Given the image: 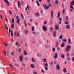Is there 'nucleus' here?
Returning <instances> with one entry per match:
<instances>
[{
  "instance_id": "4468645a",
  "label": "nucleus",
  "mask_w": 74,
  "mask_h": 74,
  "mask_svg": "<svg viewBox=\"0 0 74 74\" xmlns=\"http://www.w3.org/2000/svg\"><path fill=\"white\" fill-rule=\"evenodd\" d=\"M61 47H64V42H63V43L61 44Z\"/></svg>"
},
{
  "instance_id": "72a5a7b5",
  "label": "nucleus",
  "mask_w": 74,
  "mask_h": 74,
  "mask_svg": "<svg viewBox=\"0 0 74 74\" xmlns=\"http://www.w3.org/2000/svg\"><path fill=\"white\" fill-rule=\"evenodd\" d=\"M59 38H60V39H62V35L60 36L59 37Z\"/></svg>"
},
{
  "instance_id": "cd10ccee",
  "label": "nucleus",
  "mask_w": 74,
  "mask_h": 74,
  "mask_svg": "<svg viewBox=\"0 0 74 74\" xmlns=\"http://www.w3.org/2000/svg\"><path fill=\"white\" fill-rule=\"evenodd\" d=\"M39 15V13H35V15L36 16H38Z\"/></svg>"
},
{
  "instance_id": "bb28decb",
  "label": "nucleus",
  "mask_w": 74,
  "mask_h": 74,
  "mask_svg": "<svg viewBox=\"0 0 74 74\" xmlns=\"http://www.w3.org/2000/svg\"><path fill=\"white\" fill-rule=\"evenodd\" d=\"M3 1H4V2H5L6 3H8V1L7 0H3Z\"/></svg>"
},
{
  "instance_id": "3c124183",
  "label": "nucleus",
  "mask_w": 74,
  "mask_h": 74,
  "mask_svg": "<svg viewBox=\"0 0 74 74\" xmlns=\"http://www.w3.org/2000/svg\"><path fill=\"white\" fill-rule=\"evenodd\" d=\"M21 48H19L18 50V52H21Z\"/></svg>"
},
{
  "instance_id": "774afa93",
  "label": "nucleus",
  "mask_w": 74,
  "mask_h": 74,
  "mask_svg": "<svg viewBox=\"0 0 74 74\" xmlns=\"http://www.w3.org/2000/svg\"><path fill=\"white\" fill-rule=\"evenodd\" d=\"M59 20H60V21H62V19L61 18H60Z\"/></svg>"
},
{
  "instance_id": "c756f323",
  "label": "nucleus",
  "mask_w": 74,
  "mask_h": 74,
  "mask_svg": "<svg viewBox=\"0 0 74 74\" xmlns=\"http://www.w3.org/2000/svg\"><path fill=\"white\" fill-rule=\"evenodd\" d=\"M52 29H53V28H52V27H51L50 28V30H51V32H52V31H53Z\"/></svg>"
},
{
  "instance_id": "f257e3e1",
  "label": "nucleus",
  "mask_w": 74,
  "mask_h": 74,
  "mask_svg": "<svg viewBox=\"0 0 74 74\" xmlns=\"http://www.w3.org/2000/svg\"><path fill=\"white\" fill-rule=\"evenodd\" d=\"M70 48H71V46L70 45H67L66 46L65 50L67 52H69V50H70Z\"/></svg>"
},
{
  "instance_id": "412c9836",
  "label": "nucleus",
  "mask_w": 74,
  "mask_h": 74,
  "mask_svg": "<svg viewBox=\"0 0 74 74\" xmlns=\"http://www.w3.org/2000/svg\"><path fill=\"white\" fill-rule=\"evenodd\" d=\"M60 12H58V16H57L58 18H60Z\"/></svg>"
},
{
  "instance_id": "58836bf2",
  "label": "nucleus",
  "mask_w": 74,
  "mask_h": 74,
  "mask_svg": "<svg viewBox=\"0 0 74 74\" xmlns=\"http://www.w3.org/2000/svg\"><path fill=\"white\" fill-rule=\"evenodd\" d=\"M68 21H67L66 22H65V25H67L68 24H69V23L67 22Z\"/></svg>"
},
{
  "instance_id": "0eeeda50",
  "label": "nucleus",
  "mask_w": 74,
  "mask_h": 74,
  "mask_svg": "<svg viewBox=\"0 0 74 74\" xmlns=\"http://www.w3.org/2000/svg\"><path fill=\"white\" fill-rule=\"evenodd\" d=\"M55 30H58V28H59V25L57 24L55 25Z\"/></svg>"
},
{
  "instance_id": "5701e85b",
  "label": "nucleus",
  "mask_w": 74,
  "mask_h": 74,
  "mask_svg": "<svg viewBox=\"0 0 74 74\" xmlns=\"http://www.w3.org/2000/svg\"><path fill=\"white\" fill-rule=\"evenodd\" d=\"M63 71L64 73H66V72H67V70H66V68H64L63 70Z\"/></svg>"
},
{
  "instance_id": "4c0bfd02",
  "label": "nucleus",
  "mask_w": 74,
  "mask_h": 74,
  "mask_svg": "<svg viewBox=\"0 0 74 74\" xmlns=\"http://www.w3.org/2000/svg\"><path fill=\"white\" fill-rule=\"evenodd\" d=\"M52 50L54 52H55V48L53 47V48Z\"/></svg>"
},
{
  "instance_id": "a19ab883",
  "label": "nucleus",
  "mask_w": 74,
  "mask_h": 74,
  "mask_svg": "<svg viewBox=\"0 0 74 74\" xmlns=\"http://www.w3.org/2000/svg\"><path fill=\"white\" fill-rule=\"evenodd\" d=\"M24 23L25 24V26H26V27H27V24H26V23L25 21H24Z\"/></svg>"
},
{
  "instance_id": "e433bc0d",
  "label": "nucleus",
  "mask_w": 74,
  "mask_h": 74,
  "mask_svg": "<svg viewBox=\"0 0 74 74\" xmlns=\"http://www.w3.org/2000/svg\"><path fill=\"white\" fill-rule=\"evenodd\" d=\"M18 7H19V6L20 5L19 4V1H18Z\"/></svg>"
},
{
  "instance_id": "6e6d98bb",
  "label": "nucleus",
  "mask_w": 74,
  "mask_h": 74,
  "mask_svg": "<svg viewBox=\"0 0 74 74\" xmlns=\"http://www.w3.org/2000/svg\"><path fill=\"white\" fill-rule=\"evenodd\" d=\"M17 35L18 37H19V33H18V32L17 33Z\"/></svg>"
},
{
  "instance_id": "9b49d317",
  "label": "nucleus",
  "mask_w": 74,
  "mask_h": 74,
  "mask_svg": "<svg viewBox=\"0 0 74 74\" xmlns=\"http://www.w3.org/2000/svg\"><path fill=\"white\" fill-rule=\"evenodd\" d=\"M53 36L54 37H56V31H54L53 32Z\"/></svg>"
},
{
  "instance_id": "680f3d73",
  "label": "nucleus",
  "mask_w": 74,
  "mask_h": 74,
  "mask_svg": "<svg viewBox=\"0 0 74 74\" xmlns=\"http://www.w3.org/2000/svg\"><path fill=\"white\" fill-rule=\"evenodd\" d=\"M5 21L6 22H7V20H8L7 18H5Z\"/></svg>"
},
{
  "instance_id": "c03bdc74",
  "label": "nucleus",
  "mask_w": 74,
  "mask_h": 74,
  "mask_svg": "<svg viewBox=\"0 0 74 74\" xmlns=\"http://www.w3.org/2000/svg\"><path fill=\"white\" fill-rule=\"evenodd\" d=\"M4 26L5 29H7V30H8V27H6V26H5V25H4Z\"/></svg>"
},
{
  "instance_id": "f03ea898",
  "label": "nucleus",
  "mask_w": 74,
  "mask_h": 74,
  "mask_svg": "<svg viewBox=\"0 0 74 74\" xmlns=\"http://www.w3.org/2000/svg\"><path fill=\"white\" fill-rule=\"evenodd\" d=\"M16 19H17L16 22V23L19 24V21H20V18H19V16L18 15H17L16 16Z\"/></svg>"
},
{
  "instance_id": "e2e57ef3",
  "label": "nucleus",
  "mask_w": 74,
  "mask_h": 74,
  "mask_svg": "<svg viewBox=\"0 0 74 74\" xmlns=\"http://www.w3.org/2000/svg\"><path fill=\"white\" fill-rule=\"evenodd\" d=\"M0 17L1 19L3 18V17L2 16H1V14H0Z\"/></svg>"
},
{
  "instance_id": "603ef678",
  "label": "nucleus",
  "mask_w": 74,
  "mask_h": 74,
  "mask_svg": "<svg viewBox=\"0 0 74 74\" xmlns=\"http://www.w3.org/2000/svg\"><path fill=\"white\" fill-rule=\"evenodd\" d=\"M21 16L22 17V18L23 19V14H21Z\"/></svg>"
},
{
  "instance_id": "13d9d810",
  "label": "nucleus",
  "mask_w": 74,
  "mask_h": 74,
  "mask_svg": "<svg viewBox=\"0 0 74 74\" xmlns=\"http://www.w3.org/2000/svg\"><path fill=\"white\" fill-rule=\"evenodd\" d=\"M27 8L28 10H29V6L28 5H27Z\"/></svg>"
},
{
  "instance_id": "4d7b16f0",
  "label": "nucleus",
  "mask_w": 74,
  "mask_h": 74,
  "mask_svg": "<svg viewBox=\"0 0 74 74\" xmlns=\"http://www.w3.org/2000/svg\"><path fill=\"white\" fill-rule=\"evenodd\" d=\"M72 60L73 62H74V57H73L72 58Z\"/></svg>"
},
{
  "instance_id": "f3484780",
  "label": "nucleus",
  "mask_w": 74,
  "mask_h": 74,
  "mask_svg": "<svg viewBox=\"0 0 74 74\" xmlns=\"http://www.w3.org/2000/svg\"><path fill=\"white\" fill-rule=\"evenodd\" d=\"M24 33L25 34H28V30H25Z\"/></svg>"
},
{
  "instance_id": "4be33fe9",
  "label": "nucleus",
  "mask_w": 74,
  "mask_h": 74,
  "mask_svg": "<svg viewBox=\"0 0 74 74\" xmlns=\"http://www.w3.org/2000/svg\"><path fill=\"white\" fill-rule=\"evenodd\" d=\"M23 54H24V55L25 56L26 55H27V52H26V51H24Z\"/></svg>"
},
{
  "instance_id": "2eb2a0df",
  "label": "nucleus",
  "mask_w": 74,
  "mask_h": 74,
  "mask_svg": "<svg viewBox=\"0 0 74 74\" xmlns=\"http://www.w3.org/2000/svg\"><path fill=\"white\" fill-rule=\"evenodd\" d=\"M70 4L71 5H74V0H73L72 2Z\"/></svg>"
},
{
  "instance_id": "a878e982",
  "label": "nucleus",
  "mask_w": 74,
  "mask_h": 74,
  "mask_svg": "<svg viewBox=\"0 0 74 74\" xmlns=\"http://www.w3.org/2000/svg\"><path fill=\"white\" fill-rule=\"evenodd\" d=\"M36 3L38 6H40V4L39 3H38V0L36 1Z\"/></svg>"
},
{
  "instance_id": "dca6fc26",
  "label": "nucleus",
  "mask_w": 74,
  "mask_h": 74,
  "mask_svg": "<svg viewBox=\"0 0 74 74\" xmlns=\"http://www.w3.org/2000/svg\"><path fill=\"white\" fill-rule=\"evenodd\" d=\"M31 60L32 62H36V61H35V60H34V58H32Z\"/></svg>"
},
{
  "instance_id": "c85d7f7f",
  "label": "nucleus",
  "mask_w": 74,
  "mask_h": 74,
  "mask_svg": "<svg viewBox=\"0 0 74 74\" xmlns=\"http://www.w3.org/2000/svg\"><path fill=\"white\" fill-rule=\"evenodd\" d=\"M62 40L63 41H64L65 42H67V40H66V39H62Z\"/></svg>"
},
{
  "instance_id": "ddd939ff",
  "label": "nucleus",
  "mask_w": 74,
  "mask_h": 74,
  "mask_svg": "<svg viewBox=\"0 0 74 74\" xmlns=\"http://www.w3.org/2000/svg\"><path fill=\"white\" fill-rule=\"evenodd\" d=\"M11 27L12 29H14V24H12L11 25Z\"/></svg>"
},
{
  "instance_id": "79ce46f5",
  "label": "nucleus",
  "mask_w": 74,
  "mask_h": 74,
  "mask_svg": "<svg viewBox=\"0 0 74 74\" xmlns=\"http://www.w3.org/2000/svg\"><path fill=\"white\" fill-rule=\"evenodd\" d=\"M43 61H44V62H47V59H44L43 60Z\"/></svg>"
},
{
  "instance_id": "8fccbe9b",
  "label": "nucleus",
  "mask_w": 74,
  "mask_h": 74,
  "mask_svg": "<svg viewBox=\"0 0 74 74\" xmlns=\"http://www.w3.org/2000/svg\"><path fill=\"white\" fill-rule=\"evenodd\" d=\"M11 55H14V52H11Z\"/></svg>"
},
{
  "instance_id": "a211bd4d",
  "label": "nucleus",
  "mask_w": 74,
  "mask_h": 74,
  "mask_svg": "<svg viewBox=\"0 0 74 74\" xmlns=\"http://www.w3.org/2000/svg\"><path fill=\"white\" fill-rule=\"evenodd\" d=\"M68 43L71 44V39H70V38L68 39Z\"/></svg>"
},
{
  "instance_id": "20e7f679",
  "label": "nucleus",
  "mask_w": 74,
  "mask_h": 74,
  "mask_svg": "<svg viewBox=\"0 0 74 74\" xmlns=\"http://www.w3.org/2000/svg\"><path fill=\"white\" fill-rule=\"evenodd\" d=\"M42 28L44 31H47V27L45 25H43L42 27Z\"/></svg>"
},
{
  "instance_id": "f8f14e48",
  "label": "nucleus",
  "mask_w": 74,
  "mask_h": 74,
  "mask_svg": "<svg viewBox=\"0 0 74 74\" xmlns=\"http://www.w3.org/2000/svg\"><path fill=\"white\" fill-rule=\"evenodd\" d=\"M66 28L67 29H69L70 28V26L69 25H68L66 26Z\"/></svg>"
},
{
  "instance_id": "338daca9",
  "label": "nucleus",
  "mask_w": 74,
  "mask_h": 74,
  "mask_svg": "<svg viewBox=\"0 0 74 74\" xmlns=\"http://www.w3.org/2000/svg\"><path fill=\"white\" fill-rule=\"evenodd\" d=\"M69 53L67 54V57H69Z\"/></svg>"
},
{
  "instance_id": "bf43d9fd",
  "label": "nucleus",
  "mask_w": 74,
  "mask_h": 74,
  "mask_svg": "<svg viewBox=\"0 0 74 74\" xmlns=\"http://www.w3.org/2000/svg\"><path fill=\"white\" fill-rule=\"evenodd\" d=\"M9 13L10 15H12V13H11V12L10 10L9 11Z\"/></svg>"
},
{
  "instance_id": "473e14b6",
  "label": "nucleus",
  "mask_w": 74,
  "mask_h": 74,
  "mask_svg": "<svg viewBox=\"0 0 74 74\" xmlns=\"http://www.w3.org/2000/svg\"><path fill=\"white\" fill-rule=\"evenodd\" d=\"M12 22L13 23H14V18H13L12 20Z\"/></svg>"
},
{
  "instance_id": "ea45409f",
  "label": "nucleus",
  "mask_w": 74,
  "mask_h": 74,
  "mask_svg": "<svg viewBox=\"0 0 74 74\" xmlns=\"http://www.w3.org/2000/svg\"><path fill=\"white\" fill-rule=\"evenodd\" d=\"M45 66H46V67H47L48 66V64H47V63H46V64H45Z\"/></svg>"
},
{
  "instance_id": "09e8293b",
  "label": "nucleus",
  "mask_w": 74,
  "mask_h": 74,
  "mask_svg": "<svg viewBox=\"0 0 74 74\" xmlns=\"http://www.w3.org/2000/svg\"><path fill=\"white\" fill-rule=\"evenodd\" d=\"M45 70H48V68H47V67H46L45 66Z\"/></svg>"
},
{
  "instance_id": "5fc2aeb1",
  "label": "nucleus",
  "mask_w": 74,
  "mask_h": 74,
  "mask_svg": "<svg viewBox=\"0 0 74 74\" xmlns=\"http://www.w3.org/2000/svg\"><path fill=\"white\" fill-rule=\"evenodd\" d=\"M10 66H11V67H12V69H13V68H14V66H12L11 64H10Z\"/></svg>"
},
{
  "instance_id": "423d86ee",
  "label": "nucleus",
  "mask_w": 74,
  "mask_h": 74,
  "mask_svg": "<svg viewBox=\"0 0 74 74\" xmlns=\"http://www.w3.org/2000/svg\"><path fill=\"white\" fill-rule=\"evenodd\" d=\"M51 17H52V19H53V12L52 10H51Z\"/></svg>"
},
{
  "instance_id": "39448f33",
  "label": "nucleus",
  "mask_w": 74,
  "mask_h": 74,
  "mask_svg": "<svg viewBox=\"0 0 74 74\" xmlns=\"http://www.w3.org/2000/svg\"><path fill=\"white\" fill-rule=\"evenodd\" d=\"M19 58L20 59V62H22L23 59V57L21 56H19Z\"/></svg>"
},
{
  "instance_id": "7c9ffc66",
  "label": "nucleus",
  "mask_w": 74,
  "mask_h": 74,
  "mask_svg": "<svg viewBox=\"0 0 74 74\" xmlns=\"http://www.w3.org/2000/svg\"><path fill=\"white\" fill-rule=\"evenodd\" d=\"M10 34L11 36H12L13 35V32H12V31H11Z\"/></svg>"
},
{
  "instance_id": "7ed1b4c3",
  "label": "nucleus",
  "mask_w": 74,
  "mask_h": 74,
  "mask_svg": "<svg viewBox=\"0 0 74 74\" xmlns=\"http://www.w3.org/2000/svg\"><path fill=\"white\" fill-rule=\"evenodd\" d=\"M43 6L44 8L45 9H48V8H49V5L47 6V5L46 4H43Z\"/></svg>"
},
{
  "instance_id": "9d476101",
  "label": "nucleus",
  "mask_w": 74,
  "mask_h": 74,
  "mask_svg": "<svg viewBox=\"0 0 74 74\" xmlns=\"http://www.w3.org/2000/svg\"><path fill=\"white\" fill-rule=\"evenodd\" d=\"M35 65H34V64H31V67H32V68L33 69H34L35 68Z\"/></svg>"
},
{
  "instance_id": "1a4fd4ad",
  "label": "nucleus",
  "mask_w": 74,
  "mask_h": 74,
  "mask_svg": "<svg viewBox=\"0 0 74 74\" xmlns=\"http://www.w3.org/2000/svg\"><path fill=\"white\" fill-rule=\"evenodd\" d=\"M58 53L56 52L55 53V56L54 57V59H56L58 58Z\"/></svg>"
},
{
  "instance_id": "b1692460",
  "label": "nucleus",
  "mask_w": 74,
  "mask_h": 74,
  "mask_svg": "<svg viewBox=\"0 0 74 74\" xmlns=\"http://www.w3.org/2000/svg\"><path fill=\"white\" fill-rule=\"evenodd\" d=\"M61 58H62L64 59V54H62L61 56Z\"/></svg>"
},
{
  "instance_id": "c9c22d12",
  "label": "nucleus",
  "mask_w": 74,
  "mask_h": 74,
  "mask_svg": "<svg viewBox=\"0 0 74 74\" xmlns=\"http://www.w3.org/2000/svg\"><path fill=\"white\" fill-rule=\"evenodd\" d=\"M62 12H63V14L65 13V9H63Z\"/></svg>"
},
{
  "instance_id": "aec40b11",
  "label": "nucleus",
  "mask_w": 74,
  "mask_h": 74,
  "mask_svg": "<svg viewBox=\"0 0 74 74\" xmlns=\"http://www.w3.org/2000/svg\"><path fill=\"white\" fill-rule=\"evenodd\" d=\"M70 7L71 8V9H72L73 11H74V7H73V6H72L71 5H70Z\"/></svg>"
},
{
  "instance_id": "6ab92c4d",
  "label": "nucleus",
  "mask_w": 74,
  "mask_h": 74,
  "mask_svg": "<svg viewBox=\"0 0 74 74\" xmlns=\"http://www.w3.org/2000/svg\"><path fill=\"white\" fill-rule=\"evenodd\" d=\"M55 3L56 4H57L59 3V1L58 0H56Z\"/></svg>"
},
{
  "instance_id": "0e129e2a",
  "label": "nucleus",
  "mask_w": 74,
  "mask_h": 74,
  "mask_svg": "<svg viewBox=\"0 0 74 74\" xmlns=\"http://www.w3.org/2000/svg\"><path fill=\"white\" fill-rule=\"evenodd\" d=\"M49 5L50 7H51L52 6V5L51 3L49 4Z\"/></svg>"
},
{
  "instance_id": "a18cd8bd",
  "label": "nucleus",
  "mask_w": 74,
  "mask_h": 74,
  "mask_svg": "<svg viewBox=\"0 0 74 74\" xmlns=\"http://www.w3.org/2000/svg\"><path fill=\"white\" fill-rule=\"evenodd\" d=\"M33 33L34 34V35H36V32H33Z\"/></svg>"
},
{
  "instance_id": "393cba45",
  "label": "nucleus",
  "mask_w": 74,
  "mask_h": 74,
  "mask_svg": "<svg viewBox=\"0 0 74 74\" xmlns=\"http://www.w3.org/2000/svg\"><path fill=\"white\" fill-rule=\"evenodd\" d=\"M32 32H34V27L33 26L32 27Z\"/></svg>"
},
{
  "instance_id": "052dcab7",
  "label": "nucleus",
  "mask_w": 74,
  "mask_h": 74,
  "mask_svg": "<svg viewBox=\"0 0 74 74\" xmlns=\"http://www.w3.org/2000/svg\"><path fill=\"white\" fill-rule=\"evenodd\" d=\"M57 49H58V50H59V51H60V48H59V47H58Z\"/></svg>"
},
{
  "instance_id": "2f4dec72",
  "label": "nucleus",
  "mask_w": 74,
  "mask_h": 74,
  "mask_svg": "<svg viewBox=\"0 0 74 74\" xmlns=\"http://www.w3.org/2000/svg\"><path fill=\"white\" fill-rule=\"evenodd\" d=\"M15 45L16 46H18V42H17L15 43Z\"/></svg>"
},
{
  "instance_id": "6e6552de",
  "label": "nucleus",
  "mask_w": 74,
  "mask_h": 74,
  "mask_svg": "<svg viewBox=\"0 0 74 74\" xmlns=\"http://www.w3.org/2000/svg\"><path fill=\"white\" fill-rule=\"evenodd\" d=\"M56 68L58 70H59L60 69V65H57V66L56 67Z\"/></svg>"
},
{
  "instance_id": "de8ad7c7",
  "label": "nucleus",
  "mask_w": 74,
  "mask_h": 74,
  "mask_svg": "<svg viewBox=\"0 0 74 74\" xmlns=\"http://www.w3.org/2000/svg\"><path fill=\"white\" fill-rule=\"evenodd\" d=\"M3 53H4V55H5V56H6V52H5V51H3Z\"/></svg>"
},
{
  "instance_id": "49530a36",
  "label": "nucleus",
  "mask_w": 74,
  "mask_h": 74,
  "mask_svg": "<svg viewBox=\"0 0 74 74\" xmlns=\"http://www.w3.org/2000/svg\"><path fill=\"white\" fill-rule=\"evenodd\" d=\"M9 34H10V33H11V29H10V28L9 29Z\"/></svg>"
},
{
  "instance_id": "864d4df0",
  "label": "nucleus",
  "mask_w": 74,
  "mask_h": 74,
  "mask_svg": "<svg viewBox=\"0 0 74 74\" xmlns=\"http://www.w3.org/2000/svg\"><path fill=\"white\" fill-rule=\"evenodd\" d=\"M47 23V21H45L44 23V25H46Z\"/></svg>"
},
{
  "instance_id": "37998d69",
  "label": "nucleus",
  "mask_w": 74,
  "mask_h": 74,
  "mask_svg": "<svg viewBox=\"0 0 74 74\" xmlns=\"http://www.w3.org/2000/svg\"><path fill=\"white\" fill-rule=\"evenodd\" d=\"M66 18L67 20V21H68V20L69 19V17L68 16H66Z\"/></svg>"
},
{
  "instance_id": "69168bd1",
  "label": "nucleus",
  "mask_w": 74,
  "mask_h": 74,
  "mask_svg": "<svg viewBox=\"0 0 74 74\" xmlns=\"http://www.w3.org/2000/svg\"><path fill=\"white\" fill-rule=\"evenodd\" d=\"M58 45H56L55 46V47L56 48H57V47H58Z\"/></svg>"
},
{
  "instance_id": "f704fd0d",
  "label": "nucleus",
  "mask_w": 74,
  "mask_h": 74,
  "mask_svg": "<svg viewBox=\"0 0 74 74\" xmlns=\"http://www.w3.org/2000/svg\"><path fill=\"white\" fill-rule=\"evenodd\" d=\"M23 4H24V2H23V1H21V5H23Z\"/></svg>"
}]
</instances>
